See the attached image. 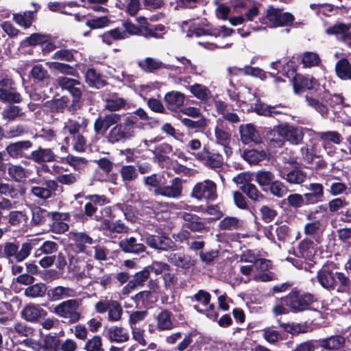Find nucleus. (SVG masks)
<instances>
[{
    "instance_id": "nucleus-15",
    "label": "nucleus",
    "mask_w": 351,
    "mask_h": 351,
    "mask_svg": "<svg viewBox=\"0 0 351 351\" xmlns=\"http://www.w3.org/2000/svg\"><path fill=\"white\" fill-rule=\"evenodd\" d=\"M182 180L181 178L176 177L169 180L165 178L157 195H160L171 199H179L182 193Z\"/></svg>"
},
{
    "instance_id": "nucleus-27",
    "label": "nucleus",
    "mask_w": 351,
    "mask_h": 351,
    "mask_svg": "<svg viewBox=\"0 0 351 351\" xmlns=\"http://www.w3.org/2000/svg\"><path fill=\"white\" fill-rule=\"evenodd\" d=\"M84 215L90 217L97 221H101L104 218L111 216L112 208L110 206H106L100 209L98 212V208L93 203L87 202L84 206Z\"/></svg>"
},
{
    "instance_id": "nucleus-2",
    "label": "nucleus",
    "mask_w": 351,
    "mask_h": 351,
    "mask_svg": "<svg viewBox=\"0 0 351 351\" xmlns=\"http://www.w3.org/2000/svg\"><path fill=\"white\" fill-rule=\"evenodd\" d=\"M276 301H282L290 312L299 313L312 310L317 299L314 294L294 287L285 297L276 298Z\"/></svg>"
},
{
    "instance_id": "nucleus-8",
    "label": "nucleus",
    "mask_w": 351,
    "mask_h": 351,
    "mask_svg": "<svg viewBox=\"0 0 351 351\" xmlns=\"http://www.w3.org/2000/svg\"><path fill=\"white\" fill-rule=\"evenodd\" d=\"M295 20L294 16L288 12H283L279 8L270 5L265 16L260 19L263 24H266L268 21L271 27L291 26Z\"/></svg>"
},
{
    "instance_id": "nucleus-42",
    "label": "nucleus",
    "mask_w": 351,
    "mask_h": 351,
    "mask_svg": "<svg viewBox=\"0 0 351 351\" xmlns=\"http://www.w3.org/2000/svg\"><path fill=\"white\" fill-rule=\"evenodd\" d=\"M184 95L178 92L171 91L165 94L164 100L169 108H176L182 106L184 101Z\"/></svg>"
},
{
    "instance_id": "nucleus-28",
    "label": "nucleus",
    "mask_w": 351,
    "mask_h": 351,
    "mask_svg": "<svg viewBox=\"0 0 351 351\" xmlns=\"http://www.w3.org/2000/svg\"><path fill=\"white\" fill-rule=\"evenodd\" d=\"M47 315V312L40 308L38 304H29L26 305L22 312V317L30 322H38L41 317Z\"/></svg>"
},
{
    "instance_id": "nucleus-9",
    "label": "nucleus",
    "mask_w": 351,
    "mask_h": 351,
    "mask_svg": "<svg viewBox=\"0 0 351 351\" xmlns=\"http://www.w3.org/2000/svg\"><path fill=\"white\" fill-rule=\"evenodd\" d=\"M78 301L70 299L56 305L53 312L60 317L67 319V323L72 324L77 322L81 318V313L78 311Z\"/></svg>"
},
{
    "instance_id": "nucleus-60",
    "label": "nucleus",
    "mask_w": 351,
    "mask_h": 351,
    "mask_svg": "<svg viewBox=\"0 0 351 351\" xmlns=\"http://www.w3.org/2000/svg\"><path fill=\"white\" fill-rule=\"evenodd\" d=\"M182 124L186 126L189 130L197 132L199 130L204 129L206 126V119L202 117L197 121H193L189 118H184L181 120Z\"/></svg>"
},
{
    "instance_id": "nucleus-12",
    "label": "nucleus",
    "mask_w": 351,
    "mask_h": 351,
    "mask_svg": "<svg viewBox=\"0 0 351 351\" xmlns=\"http://www.w3.org/2000/svg\"><path fill=\"white\" fill-rule=\"evenodd\" d=\"M156 232L157 234H147L145 235V242L149 247L162 251L176 250L177 249L176 243L165 232L162 231H157Z\"/></svg>"
},
{
    "instance_id": "nucleus-11",
    "label": "nucleus",
    "mask_w": 351,
    "mask_h": 351,
    "mask_svg": "<svg viewBox=\"0 0 351 351\" xmlns=\"http://www.w3.org/2000/svg\"><path fill=\"white\" fill-rule=\"evenodd\" d=\"M291 71L292 74L295 73L293 77V86L295 94L300 95L307 90L308 92L306 95H308L312 92L319 90L320 87L313 77L296 73V69L293 67L291 69Z\"/></svg>"
},
{
    "instance_id": "nucleus-53",
    "label": "nucleus",
    "mask_w": 351,
    "mask_h": 351,
    "mask_svg": "<svg viewBox=\"0 0 351 351\" xmlns=\"http://www.w3.org/2000/svg\"><path fill=\"white\" fill-rule=\"evenodd\" d=\"M172 152L173 147L170 144L162 143L155 147L153 151L154 158L159 162H164L167 158L166 155L169 154Z\"/></svg>"
},
{
    "instance_id": "nucleus-37",
    "label": "nucleus",
    "mask_w": 351,
    "mask_h": 351,
    "mask_svg": "<svg viewBox=\"0 0 351 351\" xmlns=\"http://www.w3.org/2000/svg\"><path fill=\"white\" fill-rule=\"evenodd\" d=\"M71 239L74 241L75 248L77 252H84L86 244L91 245L93 239L85 232H73Z\"/></svg>"
},
{
    "instance_id": "nucleus-16",
    "label": "nucleus",
    "mask_w": 351,
    "mask_h": 351,
    "mask_svg": "<svg viewBox=\"0 0 351 351\" xmlns=\"http://www.w3.org/2000/svg\"><path fill=\"white\" fill-rule=\"evenodd\" d=\"M196 158L205 166L212 169H220L223 165L222 155L213 151H210L208 146H204L203 149L198 152Z\"/></svg>"
},
{
    "instance_id": "nucleus-20",
    "label": "nucleus",
    "mask_w": 351,
    "mask_h": 351,
    "mask_svg": "<svg viewBox=\"0 0 351 351\" xmlns=\"http://www.w3.org/2000/svg\"><path fill=\"white\" fill-rule=\"evenodd\" d=\"M335 269L330 265H324L318 270L316 279L319 284L328 291H334Z\"/></svg>"
},
{
    "instance_id": "nucleus-25",
    "label": "nucleus",
    "mask_w": 351,
    "mask_h": 351,
    "mask_svg": "<svg viewBox=\"0 0 351 351\" xmlns=\"http://www.w3.org/2000/svg\"><path fill=\"white\" fill-rule=\"evenodd\" d=\"M101 228L103 230L109 231L112 233H126L128 232V227L121 220L116 219L115 215L112 214L102 221Z\"/></svg>"
},
{
    "instance_id": "nucleus-58",
    "label": "nucleus",
    "mask_w": 351,
    "mask_h": 351,
    "mask_svg": "<svg viewBox=\"0 0 351 351\" xmlns=\"http://www.w3.org/2000/svg\"><path fill=\"white\" fill-rule=\"evenodd\" d=\"M138 65L145 72L152 73L156 70L162 69V62L157 61L152 58L147 57L143 61L140 62Z\"/></svg>"
},
{
    "instance_id": "nucleus-35",
    "label": "nucleus",
    "mask_w": 351,
    "mask_h": 351,
    "mask_svg": "<svg viewBox=\"0 0 351 351\" xmlns=\"http://www.w3.org/2000/svg\"><path fill=\"white\" fill-rule=\"evenodd\" d=\"M306 173L299 169H294L289 172H281L280 177L291 184H301L306 179Z\"/></svg>"
},
{
    "instance_id": "nucleus-51",
    "label": "nucleus",
    "mask_w": 351,
    "mask_h": 351,
    "mask_svg": "<svg viewBox=\"0 0 351 351\" xmlns=\"http://www.w3.org/2000/svg\"><path fill=\"white\" fill-rule=\"evenodd\" d=\"M71 289L68 287L58 286L47 291V295L49 301H57L71 296Z\"/></svg>"
},
{
    "instance_id": "nucleus-4",
    "label": "nucleus",
    "mask_w": 351,
    "mask_h": 351,
    "mask_svg": "<svg viewBox=\"0 0 351 351\" xmlns=\"http://www.w3.org/2000/svg\"><path fill=\"white\" fill-rule=\"evenodd\" d=\"M138 127V119L134 115H129L123 122H119L109 131L107 138L110 143H123L136 135L135 129Z\"/></svg>"
},
{
    "instance_id": "nucleus-63",
    "label": "nucleus",
    "mask_w": 351,
    "mask_h": 351,
    "mask_svg": "<svg viewBox=\"0 0 351 351\" xmlns=\"http://www.w3.org/2000/svg\"><path fill=\"white\" fill-rule=\"evenodd\" d=\"M289 206L293 208H299L304 206H308V203L305 201L304 195L299 193H292L288 195L287 198Z\"/></svg>"
},
{
    "instance_id": "nucleus-57",
    "label": "nucleus",
    "mask_w": 351,
    "mask_h": 351,
    "mask_svg": "<svg viewBox=\"0 0 351 351\" xmlns=\"http://www.w3.org/2000/svg\"><path fill=\"white\" fill-rule=\"evenodd\" d=\"M22 108L18 106L9 104L1 112L2 118L8 121H14L16 117L23 114Z\"/></svg>"
},
{
    "instance_id": "nucleus-52",
    "label": "nucleus",
    "mask_w": 351,
    "mask_h": 351,
    "mask_svg": "<svg viewBox=\"0 0 351 351\" xmlns=\"http://www.w3.org/2000/svg\"><path fill=\"white\" fill-rule=\"evenodd\" d=\"M240 189L254 202H261L265 199V195L252 183L242 185Z\"/></svg>"
},
{
    "instance_id": "nucleus-41",
    "label": "nucleus",
    "mask_w": 351,
    "mask_h": 351,
    "mask_svg": "<svg viewBox=\"0 0 351 351\" xmlns=\"http://www.w3.org/2000/svg\"><path fill=\"white\" fill-rule=\"evenodd\" d=\"M351 285L350 278L343 272L335 271L334 278V290L337 292H346L348 291Z\"/></svg>"
},
{
    "instance_id": "nucleus-23",
    "label": "nucleus",
    "mask_w": 351,
    "mask_h": 351,
    "mask_svg": "<svg viewBox=\"0 0 351 351\" xmlns=\"http://www.w3.org/2000/svg\"><path fill=\"white\" fill-rule=\"evenodd\" d=\"M318 347L324 350H339L344 348L346 339L340 335H335L326 338L315 339Z\"/></svg>"
},
{
    "instance_id": "nucleus-64",
    "label": "nucleus",
    "mask_w": 351,
    "mask_h": 351,
    "mask_svg": "<svg viewBox=\"0 0 351 351\" xmlns=\"http://www.w3.org/2000/svg\"><path fill=\"white\" fill-rule=\"evenodd\" d=\"M84 349L86 351H104L102 339L99 335H94L86 342Z\"/></svg>"
},
{
    "instance_id": "nucleus-22",
    "label": "nucleus",
    "mask_w": 351,
    "mask_h": 351,
    "mask_svg": "<svg viewBox=\"0 0 351 351\" xmlns=\"http://www.w3.org/2000/svg\"><path fill=\"white\" fill-rule=\"evenodd\" d=\"M239 133L241 141L245 145L261 143L259 132L252 123L241 124L239 126Z\"/></svg>"
},
{
    "instance_id": "nucleus-19",
    "label": "nucleus",
    "mask_w": 351,
    "mask_h": 351,
    "mask_svg": "<svg viewBox=\"0 0 351 351\" xmlns=\"http://www.w3.org/2000/svg\"><path fill=\"white\" fill-rule=\"evenodd\" d=\"M103 334L111 343H122L130 339L128 329L119 326L106 327Z\"/></svg>"
},
{
    "instance_id": "nucleus-1",
    "label": "nucleus",
    "mask_w": 351,
    "mask_h": 351,
    "mask_svg": "<svg viewBox=\"0 0 351 351\" xmlns=\"http://www.w3.org/2000/svg\"><path fill=\"white\" fill-rule=\"evenodd\" d=\"M305 99L308 106L322 115L328 114V106L335 108L337 106H341L344 101V98L341 95L337 93L331 95L329 90L324 87H320L319 91H314L310 95H306Z\"/></svg>"
},
{
    "instance_id": "nucleus-13",
    "label": "nucleus",
    "mask_w": 351,
    "mask_h": 351,
    "mask_svg": "<svg viewBox=\"0 0 351 351\" xmlns=\"http://www.w3.org/2000/svg\"><path fill=\"white\" fill-rule=\"evenodd\" d=\"M247 92L250 97V101L256 100L255 103L248 104V107H245V110L247 112H254L258 115L264 117H274L275 114H280V112L276 110L275 106L265 104L259 97H256V94L252 93L250 88Z\"/></svg>"
},
{
    "instance_id": "nucleus-17",
    "label": "nucleus",
    "mask_w": 351,
    "mask_h": 351,
    "mask_svg": "<svg viewBox=\"0 0 351 351\" xmlns=\"http://www.w3.org/2000/svg\"><path fill=\"white\" fill-rule=\"evenodd\" d=\"M33 147V143L29 140L19 141L10 143L5 148V151L10 157L12 158L30 157V149Z\"/></svg>"
},
{
    "instance_id": "nucleus-26",
    "label": "nucleus",
    "mask_w": 351,
    "mask_h": 351,
    "mask_svg": "<svg viewBox=\"0 0 351 351\" xmlns=\"http://www.w3.org/2000/svg\"><path fill=\"white\" fill-rule=\"evenodd\" d=\"M56 157L52 149L38 146L36 149L31 152L29 160L37 164H41L56 161Z\"/></svg>"
},
{
    "instance_id": "nucleus-55",
    "label": "nucleus",
    "mask_w": 351,
    "mask_h": 351,
    "mask_svg": "<svg viewBox=\"0 0 351 351\" xmlns=\"http://www.w3.org/2000/svg\"><path fill=\"white\" fill-rule=\"evenodd\" d=\"M60 340L56 333L53 335L49 334L44 339L43 345L38 344L40 348H43L45 351H58L60 346Z\"/></svg>"
},
{
    "instance_id": "nucleus-62",
    "label": "nucleus",
    "mask_w": 351,
    "mask_h": 351,
    "mask_svg": "<svg viewBox=\"0 0 351 351\" xmlns=\"http://www.w3.org/2000/svg\"><path fill=\"white\" fill-rule=\"evenodd\" d=\"M110 23V20L106 16L95 17L88 19L86 25L91 29H100L107 27Z\"/></svg>"
},
{
    "instance_id": "nucleus-18",
    "label": "nucleus",
    "mask_w": 351,
    "mask_h": 351,
    "mask_svg": "<svg viewBox=\"0 0 351 351\" xmlns=\"http://www.w3.org/2000/svg\"><path fill=\"white\" fill-rule=\"evenodd\" d=\"M182 219L184 221V227L192 232H202L207 230L206 223L210 222L212 218H202L196 214L184 213Z\"/></svg>"
},
{
    "instance_id": "nucleus-29",
    "label": "nucleus",
    "mask_w": 351,
    "mask_h": 351,
    "mask_svg": "<svg viewBox=\"0 0 351 351\" xmlns=\"http://www.w3.org/2000/svg\"><path fill=\"white\" fill-rule=\"evenodd\" d=\"M103 100L105 102V108L111 112L124 108L127 104L126 100L122 97H119L116 93L105 94L103 96Z\"/></svg>"
},
{
    "instance_id": "nucleus-14",
    "label": "nucleus",
    "mask_w": 351,
    "mask_h": 351,
    "mask_svg": "<svg viewBox=\"0 0 351 351\" xmlns=\"http://www.w3.org/2000/svg\"><path fill=\"white\" fill-rule=\"evenodd\" d=\"M62 193L63 187L58 184L54 180H45L41 186H32V193L41 199H47L56 195V192Z\"/></svg>"
},
{
    "instance_id": "nucleus-47",
    "label": "nucleus",
    "mask_w": 351,
    "mask_h": 351,
    "mask_svg": "<svg viewBox=\"0 0 351 351\" xmlns=\"http://www.w3.org/2000/svg\"><path fill=\"white\" fill-rule=\"evenodd\" d=\"M77 65L75 64V66H72L62 62H50L49 67L62 74L77 77L79 75L76 69Z\"/></svg>"
},
{
    "instance_id": "nucleus-6",
    "label": "nucleus",
    "mask_w": 351,
    "mask_h": 351,
    "mask_svg": "<svg viewBox=\"0 0 351 351\" xmlns=\"http://www.w3.org/2000/svg\"><path fill=\"white\" fill-rule=\"evenodd\" d=\"M275 132H277L279 136L293 145L301 144L305 134L311 136L314 133L311 129L294 126L287 123L275 126L274 130L269 131V134L271 135L272 133Z\"/></svg>"
},
{
    "instance_id": "nucleus-45",
    "label": "nucleus",
    "mask_w": 351,
    "mask_h": 351,
    "mask_svg": "<svg viewBox=\"0 0 351 351\" xmlns=\"http://www.w3.org/2000/svg\"><path fill=\"white\" fill-rule=\"evenodd\" d=\"M243 221L236 217H226L221 219L218 227L221 230H239L243 227Z\"/></svg>"
},
{
    "instance_id": "nucleus-46",
    "label": "nucleus",
    "mask_w": 351,
    "mask_h": 351,
    "mask_svg": "<svg viewBox=\"0 0 351 351\" xmlns=\"http://www.w3.org/2000/svg\"><path fill=\"white\" fill-rule=\"evenodd\" d=\"M47 287L45 283L32 284L24 291V295L30 298H43L47 294Z\"/></svg>"
},
{
    "instance_id": "nucleus-49",
    "label": "nucleus",
    "mask_w": 351,
    "mask_h": 351,
    "mask_svg": "<svg viewBox=\"0 0 351 351\" xmlns=\"http://www.w3.org/2000/svg\"><path fill=\"white\" fill-rule=\"evenodd\" d=\"M190 92L198 99L206 101L212 96L210 89L202 84L195 83L189 87Z\"/></svg>"
},
{
    "instance_id": "nucleus-30",
    "label": "nucleus",
    "mask_w": 351,
    "mask_h": 351,
    "mask_svg": "<svg viewBox=\"0 0 351 351\" xmlns=\"http://www.w3.org/2000/svg\"><path fill=\"white\" fill-rule=\"evenodd\" d=\"M119 245L122 251L125 253L140 254L145 252L146 249L144 244L137 243L136 239L134 237L120 241Z\"/></svg>"
},
{
    "instance_id": "nucleus-59",
    "label": "nucleus",
    "mask_w": 351,
    "mask_h": 351,
    "mask_svg": "<svg viewBox=\"0 0 351 351\" xmlns=\"http://www.w3.org/2000/svg\"><path fill=\"white\" fill-rule=\"evenodd\" d=\"M108 313L109 321L117 322L120 320L123 314V309L120 303L116 300H111V305Z\"/></svg>"
},
{
    "instance_id": "nucleus-56",
    "label": "nucleus",
    "mask_w": 351,
    "mask_h": 351,
    "mask_svg": "<svg viewBox=\"0 0 351 351\" xmlns=\"http://www.w3.org/2000/svg\"><path fill=\"white\" fill-rule=\"evenodd\" d=\"M266 152L264 150L258 151L255 149L243 152V157L250 164H257L266 158Z\"/></svg>"
},
{
    "instance_id": "nucleus-43",
    "label": "nucleus",
    "mask_w": 351,
    "mask_h": 351,
    "mask_svg": "<svg viewBox=\"0 0 351 351\" xmlns=\"http://www.w3.org/2000/svg\"><path fill=\"white\" fill-rule=\"evenodd\" d=\"M172 313L168 310L161 311L156 317L157 328L159 330H167L173 328L171 320Z\"/></svg>"
},
{
    "instance_id": "nucleus-54",
    "label": "nucleus",
    "mask_w": 351,
    "mask_h": 351,
    "mask_svg": "<svg viewBox=\"0 0 351 351\" xmlns=\"http://www.w3.org/2000/svg\"><path fill=\"white\" fill-rule=\"evenodd\" d=\"M274 179V175L269 171H258L255 175V181L263 190L266 191Z\"/></svg>"
},
{
    "instance_id": "nucleus-40",
    "label": "nucleus",
    "mask_w": 351,
    "mask_h": 351,
    "mask_svg": "<svg viewBox=\"0 0 351 351\" xmlns=\"http://www.w3.org/2000/svg\"><path fill=\"white\" fill-rule=\"evenodd\" d=\"M335 72L342 80H351V64L347 58H341L335 64Z\"/></svg>"
},
{
    "instance_id": "nucleus-34",
    "label": "nucleus",
    "mask_w": 351,
    "mask_h": 351,
    "mask_svg": "<svg viewBox=\"0 0 351 351\" xmlns=\"http://www.w3.org/2000/svg\"><path fill=\"white\" fill-rule=\"evenodd\" d=\"M314 242L309 239H304L298 245V252L301 256L306 261H312L315 254Z\"/></svg>"
},
{
    "instance_id": "nucleus-33",
    "label": "nucleus",
    "mask_w": 351,
    "mask_h": 351,
    "mask_svg": "<svg viewBox=\"0 0 351 351\" xmlns=\"http://www.w3.org/2000/svg\"><path fill=\"white\" fill-rule=\"evenodd\" d=\"M165 177L162 173H152L150 176H145L143 179L144 185L149 191H153L154 194L157 195Z\"/></svg>"
},
{
    "instance_id": "nucleus-44",
    "label": "nucleus",
    "mask_w": 351,
    "mask_h": 351,
    "mask_svg": "<svg viewBox=\"0 0 351 351\" xmlns=\"http://www.w3.org/2000/svg\"><path fill=\"white\" fill-rule=\"evenodd\" d=\"M103 43L111 45L114 40H120L127 38L126 33L119 27H116L104 32L100 36Z\"/></svg>"
},
{
    "instance_id": "nucleus-39",
    "label": "nucleus",
    "mask_w": 351,
    "mask_h": 351,
    "mask_svg": "<svg viewBox=\"0 0 351 351\" xmlns=\"http://www.w3.org/2000/svg\"><path fill=\"white\" fill-rule=\"evenodd\" d=\"M36 17L35 12L25 11L13 14V21L24 29L30 27Z\"/></svg>"
},
{
    "instance_id": "nucleus-21",
    "label": "nucleus",
    "mask_w": 351,
    "mask_h": 351,
    "mask_svg": "<svg viewBox=\"0 0 351 351\" xmlns=\"http://www.w3.org/2000/svg\"><path fill=\"white\" fill-rule=\"evenodd\" d=\"M150 272L147 267L140 271L135 273L133 278L128 281V284L122 289L121 293L123 295H128L138 287H143L145 282L149 279Z\"/></svg>"
},
{
    "instance_id": "nucleus-48",
    "label": "nucleus",
    "mask_w": 351,
    "mask_h": 351,
    "mask_svg": "<svg viewBox=\"0 0 351 351\" xmlns=\"http://www.w3.org/2000/svg\"><path fill=\"white\" fill-rule=\"evenodd\" d=\"M77 51L74 49H60L53 53L52 58L58 60L57 62H77Z\"/></svg>"
},
{
    "instance_id": "nucleus-36",
    "label": "nucleus",
    "mask_w": 351,
    "mask_h": 351,
    "mask_svg": "<svg viewBox=\"0 0 351 351\" xmlns=\"http://www.w3.org/2000/svg\"><path fill=\"white\" fill-rule=\"evenodd\" d=\"M70 100L66 96H62L59 99H52L46 102V106L53 113H62L65 110L69 112Z\"/></svg>"
},
{
    "instance_id": "nucleus-5",
    "label": "nucleus",
    "mask_w": 351,
    "mask_h": 351,
    "mask_svg": "<svg viewBox=\"0 0 351 351\" xmlns=\"http://www.w3.org/2000/svg\"><path fill=\"white\" fill-rule=\"evenodd\" d=\"M33 240L29 242L23 243L19 250V245L15 242H5L0 244V258H5L9 263H12L14 261L16 263L23 261L30 254L33 248Z\"/></svg>"
},
{
    "instance_id": "nucleus-10",
    "label": "nucleus",
    "mask_w": 351,
    "mask_h": 351,
    "mask_svg": "<svg viewBox=\"0 0 351 351\" xmlns=\"http://www.w3.org/2000/svg\"><path fill=\"white\" fill-rule=\"evenodd\" d=\"M191 197L198 200L213 202L217 198V184L210 180L197 182L193 188Z\"/></svg>"
},
{
    "instance_id": "nucleus-3",
    "label": "nucleus",
    "mask_w": 351,
    "mask_h": 351,
    "mask_svg": "<svg viewBox=\"0 0 351 351\" xmlns=\"http://www.w3.org/2000/svg\"><path fill=\"white\" fill-rule=\"evenodd\" d=\"M138 25L134 24L131 21L127 20L123 22V27L125 28L127 38L128 36H143L147 39L151 38L160 39L162 38L165 33V27L164 25L150 24L147 19L144 16H139L136 19Z\"/></svg>"
},
{
    "instance_id": "nucleus-31",
    "label": "nucleus",
    "mask_w": 351,
    "mask_h": 351,
    "mask_svg": "<svg viewBox=\"0 0 351 351\" xmlns=\"http://www.w3.org/2000/svg\"><path fill=\"white\" fill-rule=\"evenodd\" d=\"M168 261L173 265L184 269H189L194 265V261L191 256L183 252H171L168 256Z\"/></svg>"
},
{
    "instance_id": "nucleus-61",
    "label": "nucleus",
    "mask_w": 351,
    "mask_h": 351,
    "mask_svg": "<svg viewBox=\"0 0 351 351\" xmlns=\"http://www.w3.org/2000/svg\"><path fill=\"white\" fill-rule=\"evenodd\" d=\"M120 174L125 182H132L138 178V172L134 165H123L121 168Z\"/></svg>"
},
{
    "instance_id": "nucleus-50",
    "label": "nucleus",
    "mask_w": 351,
    "mask_h": 351,
    "mask_svg": "<svg viewBox=\"0 0 351 351\" xmlns=\"http://www.w3.org/2000/svg\"><path fill=\"white\" fill-rule=\"evenodd\" d=\"M263 337L269 343H276L287 339V335L285 332L274 330L271 327H266L263 330Z\"/></svg>"
},
{
    "instance_id": "nucleus-38",
    "label": "nucleus",
    "mask_w": 351,
    "mask_h": 351,
    "mask_svg": "<svg viewBox=\"0 0 351 351\" xmlns=\"http://www.w3.org/2000/svg\"><path fill=\"white\" fill-rule=\"evenodd\" d=\"M80 86H75L69 92L72 96V101L69 106V112L73 114H75L83 106L84 101L82 99V93Z\"/></svg>"
},
{
    "instance_id": "nucleus-7",
    "label": "nucleus",
    "mask_w": 351,
    "mask_h": 351,
    "mask_svg": "<svg viewBox=\"0 0 351 351\" xmlns=\"http://www.w3.org/2000/svg\"><path fill=\"white\" fill-rule=\"evenodd\" d=\"M0 71V101L8 104H19L23 97L18 91L16 83L8 75L1 76Z\"/></svg>"
},
{
    "instance_id": "nucleus-32",
    "label": "nucleus",
    "mask_w": 351,
    "mask_h": 351,
    "mask_svg": "<svg viewBox=\"0 0 351 351\" xmlns=\"http://www.w3.org/2000/svg\"><path fill=\"white\" fill-rule=\"evenodd\" d=\"M86 83L90 87L97 89L105 86L108 82L103 79L101 74L94 68H88L85 73Z\"/></svg>"
},
{
    "instance_id": "nucleus-24",
    "label": "nucleus",
    "mask_w": 351,
    "mask_h": 351,
    "mask_svg": "<svg viewBox=\"0 0 351 351\" xmlns=\"http://www.w3.org/2000/svg\"><path fill=\"white\" fill-rule=\"evenodd\" d=\"M308 192L304 193L305 201L308 205H313L323 202L324 199V186L317 182L310 183L306 186Z\"/></svg>"
}]
</instances>
